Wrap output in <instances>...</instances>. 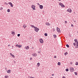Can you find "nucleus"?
<instances>
[{"label": "nucleus", "mask_w": 78, "mask_h": 78, "mask_svg": "<svg viewBox=\"0 0 78 78\" xmlns=\"http://www.w3.org/2000/svg\"><path fill=\"white\" fill-rule=\"evenodd\" d=\"M34 28V31L37 32H38V31L39 30V29L37 27H35Z\"/></svg>", "instance_id": "f257e3e1"}, {"label": "nucleus", "mask_w": 78, "mask_h": 78, "mask_svg": "<svg viewBox=\"0 0 78 78\" xmlns=\"http://www.w3.org/2000/svg\"><path fill=\"white\" fill-rule=\"evenodd\" d=\"M59 5L60 6H61V7L62 8H64L65 7V5L63 4L62 3H61V2L59 3Z\"/></svg>", "instance_id": "f03ea898"}, {"label": "nucleus", "mask_w": 78, "mask_h": 78, "mask_svg": "<svg viewBox=\"0 0 78 78\" xmlns=\"http://www.w3.org/2000/svg\"><path fill=\"white\" fill-rule=\"evenodd\" d=\"M69 70L71 72H73V71H74V69L73 68L70 67L69 69Z\"/></svg>", "instance_id": "7ed1b4c3"}, {"label": "nucleus", "mask_w": 78, "mask_h": 78, "mask_svg": "<svg viewBox=\"0 0 78 78\" xmlns=\"http://www.w3.org/2000/svg\"><path fill=\"white\" fill-rule=\"evenodd\" d=\"M39 41L40 43H41V44H43L44 43V41L42 39H40Z\"/></svg>", "instance_id": "20e7f679"}, {"label": "nucleus", "mask_w": 78, "mask_h": 78, "mask_svg": "<svg viewBox=\"0 0 78 78\" xmlns=\"http://www.w3.org/2000/svg\"><path fill=\"white\" fill-rule=\"evenodd\" d=\"M31 7L32 9H33V10H35V8L36 7V6L35 5H32L31 6Z\"/></svg>", "instance_id": "39448f33"}, {"label": "nucleus", "mask_w": 78, "mask_h": 78, "mask_svg": "<svg viewBox=\"0 0 78 78\" xmlns=\"http://www.w3.org/2000/svg\"><path fill=\"white\" fill-rule=\"evenodd\" d=\"M67 11H68V12H69L70 13H71V12H72V9H71L70 8L69 9L67 10Z\"/></svg>", "instance_id": "423d86ee"}, {"label": "nucleus", "mask_w": 78, "mask_h": 78, "mask_svg": "<svg viewBox=\"0 0 78 78\" xmlns=\"http://www.w3.org/2000/svg\"><path fill=\"white\" fill-rule=\"evenodd\" d=\"M16 47H19V48H21V47H22V45L19 44H16Z\"/></svg>", "instance_id": "0eeeda50"}, {"label": "nucleus", "mask_w": 78, "mask_h": 78, "mask_svg": "<svg viewBox=\"0 0 78 78\" xmlns=\"http://www.w3.org/2000/svg\"><path fill=\"white\" fill-rule=\"evenodd\" d=\"M57 30L58 33H59V32H61V30H60V29L58 28V27H57Z\"/></svg>", "instance_id": "6e6552de"}, {"label": "nucleus", "mask_w": 78, "mask_h": 78, "mask_svg": "<svg viewBox=\"0 0 78 78\" xmlns=\"http://www.w3.org/2000/svg\"><path fill=\"white\" fill-rule=\"evenodd\" d=\"M39 6L40 9H43V5H40Z\"/></svg>", "instance_id": "1a4fd4ad"}, {"label": "nucleus", "mask_w": 78, "mask_h": 78, "mask_svg": "<svg viewBox=\"0 0 78 78\" xmlns=\"http://www.w3.org/2000/svg\"><path fill=\"white\" fill-rule=\"evenodd\" d=\"M10 55H11V56H12V57L13 58H15V56H14V55H12V53H10Z\"/></svg>", "instance_id": "9d476101"}, {"label": "nucleus", "mask_w": 78, "mask_h": 78, "mask_svg": "<svg viewBox=\"0 0 78 78\" xmlns=\"http://www.w3.org/2000/svg\"><path fill=\"white\" fill-rule=\"evenodd\" d=\"M45 24L46 25H48V26H50V24L49 23H46Z\"/></svg>", "instance_id": "9b49d317"}, {"label": "nucleus", "mask_w": 78, "mask_h": 78, "mask_svg": "<svg viewBox=\"0 0 78 78\" xmlns=\"http://www.w3.org/2000/svg\"><path fill=\"white\" fill-rule=\"evenodd\" d=\"M25 49H26V50H28V49H29L30 48H29V46H27V47H25Z\"/></svg>", "instance_id": "f8f14e48"}, {"label": "nucleus", "mask_w": 78, "mask_h": 78, "mask_svg": "<svg viewBox=\"0 0 78 78\" xmlns=\"http://www.w3.org/2000/svg\"><path fill=\"white\" fill-rule=\"evenodd\" d=\"M32 56H36L37 54H36V53H34L32 54Z\"/></svg>", "instance_id": "ddd939ff"}, {"label": "nucleus", "mask_w": 78, "mask_h": 78, "mask_svg": "<svg viewBox=\"0 0 78 78\" xmlns=\"http://www.w3.org/2000/svg\"><path fill=\"white\" fill-rule=\"evenodd\" d=\"M7 72L8 73H11V70H9L8 71H7Z\"/></svg>", "instance_id": "4468645a"}, {"label": "nucleus", "mask_w": 78, "mask_h": 78, "mask_svg": "<svg viewBox=\"0 0 78 78\" xmlns=\"http://www.w3.org/2000/svg\"><path fill=\"white\" fill-rule=\"evenodd\" d=\"M74 41L75 43H76V42H78V40H77L76 39H74Z\"/></svg>", "instance_id": "2eb2a0df"}, {"label": "nucleus", "mask_w": 78, "mask_h": 78, "mask_svg": "<svg viewBox=\"0 0 78 78\" xmlns=\"http://www.w3.org/2000/svg\"><path fill=\"white\" fill-rule=\"evenodd\" d=\"M30 26L32 28H35V27H36L33 25H31Z\"/></svg>", "instance_id": "dca6fc26"}, {"label": "nucleus", "mask_w": 78, "mask_h": 78, "mask_svg": "<svg viewBox=\"0 0 78 78\" xmlns=\"http://www.w3.org/2000/svg\"><path fill=\"white\" fill-rule=\"evenodd\" d=\"M53 36H54V38H56V36L55 34H54L53 35Z\"/></svg>", "instance_id": "f3484780"}, {"label": "nucleus", "mask_w": 78, "mask_h": 78, "mask_svg": "<svg viewBox=\"0 0 78 78\" xmlns=\"http://www.w3.org/2000/svg\"><path fill=\"white\" fill-rule=\"evenodd\" d=\"M44 36H48V34L47 33H45L44 34Z\"/></svg>", "instance_id": "a211bd4d"}, {"label": "nucleus", "mask_w": 78, "mask_h": 78, "mask_svg": "<svg viewBox=\"0 0 78 78\" xmlns=\"http://www.w3.org/2000/svg\"><path fill=\"white\" fill-rule=\"evenodd\" d=\"M68 54V53L67 52H66V53H64V55L65 56H66Z\"/></svg>", "instance_id": "6ab92c4d"}, {"label": "nucleus", "mask_w": 78, "mask_h": 78, "mask_svg": "<svg viewBox=\"0 0 78 78\" xmlns=\"http://www.w3.org/2000/svg\"><path fill=\"white\" fill-rule=\"evenodd\" d=\"M58 66H60L61 65V63L60 62H58Z\"/></svg>", "instance_id": "aec40b11"}, {"label": "nucleus", "mask_w": 78, "mask_h": 78, "mask_svg": "<svg viewBox=\"0 0 78 78\" xmlns=\"http://www.w3.org/2000/svg\"><path fill=\"white\" fill-rule=\"evenodd\" d=\"M37 65H38V67H39L40 66V63H37Z\"/></svg>", "instance_id": "412c9836"}, {"label": "nucleus", "mask_w": 78, "mask_h": 78, "mask_svg": "<svg viewBox=\"0 0 78 78\" xmlns=\"http://www.w3.org/2000/svg\"><path fill=\"white\" fill-rule=\"evenodd\" d=\"M3 7H0V10H3Z\"/></svg>", "instance_id": "4be33fe9"}, {"label": "nucleus", "mask_w": 78, "mask_h": 78, "mask_svg": "<svg viewBox=\"0 0 78 78\" xmlns=\"http://www.w3.org/2000/svg\"><path fill=\"white\" fill-rule=\"evenodd\" d=\"M7 12H10V9H8L7 10Z\"/></svg>", "instance_id": "5701e85b"}, {"label": "nucleus", "mask_w": 78, "mask_h": 78, "mask_svg": "<svg viewBox=\"0 0 78 78\" xmlns=\"http://www.w3.org/2000/svg\"><path fill=\"white\" fill-rule=\"evenodd\" d=\"M12 34H13L14 35H15V32H12Z\"/></svg>", "instance_id": "b1692460"}, {"label": "nucleus", "mask_w": 78, "mask_h": 78, "mask_svg": "<svg viewBox=\"0 0 78 78\" xmlns=\"http://www.w3.org/2000/svg\"><path fill=\"white\" fill-rule=\"evenodd\" d=\"M5 78H8V77H9V76H5Z\"/></svg>", "instance_id": "393cba45"}, {"label": "nucleus", "mask_w": 78, "mask_h": 78, "mask_svg": "<svg viewBox=\"0 0 78 78\" xmlns=\"http://www.w3.org/2000/svg\"><path fill=\"white\" fill-rule=\"evenodd\" d=\"M75 65H76V66H78V62H76Z\"/></svg>", "instance_id": "a878e982"}, {"label": "nucleus", "mask_w": 78, "mask_h": 78, "mask_svg": "<svg viewBox=\"0 0 78 78\" xmlns=\"http://www.w3.org/2000/svg\"><path fill=\"white\" fill-rule=\"evenodd\" d=\"M25 25H24L23 26V27H24V28L25 29V28H26V26H25Z\"/></svg>", "instance_id": "bb28decb"}, {"label": "nucleus", "mask_w": 78, "mask_h": 78, "mask_svg": "<svg viewBox=\"0 0 78 78\" xmlns=\"http://www.w3.org/2000/svg\"><path fill=\"white\" fill-rule=\"evenodd\" d=\"M66 72H68V71H69V69H66Z\"/></svg>", "instance_id": "cd10ccee"}, {"label": "nucleus", "mask_w": 78, "mask_h": 78, "mask_svg": "<svg viewBox=\"0 0 78 78\" xmlns=\"http://www.w3.org/2000/svg\"><path fill=\"white\" fill-rule=\"evenodd\" d=\"M66 46L68 48H69V45L68 44H66Z\"/></svg>", "instance_id": "c85d7f7f"}, {"label": "nucleus", "mask_w": 78, "mask_h": 78, "mask_svg": "<svg viewBox=\"0 0 78 78\" xmlns=\"http://www.w3.org/2000/svg\"><path fill=\"white\" fill-rule=\"evenodd\" d=\"M75 75H77V73L76 72H74Z\"/></svg>", "instance_id": "c756f323"}, {"label": "nucleus", "mask_w": 78, "mask_h": 78, "mask_svg": "<svg viewBox=\"0 0 78 78\" xmlns=\"http://www.w3.org/2000/svg\"><path fill=\"white\" fill-rule=\"evenodd\" d=\"M10 6L11 7H13V5H12V4H11L10 5Z\"/></svg>", "instance_id": "7c9ffc66"}, {"label": "nucleus", "mask_w": 78, "mask_h": 78, "mask_svg": "<svg viewBox=\"0 0 78 78\" xmlns=\"http://www.w3.org/2000/svg\"><path fill=\"white\" fill-rule=\"evenodd\" d=\"M20 36V34H17V36L18 37H19Z\"/></svg>", "instance_id": "2f4dec72"}, {"label": "nucleus", "mask_w": 78, "mask_h": 78, "mask_svg": "<svg viewBox=\"0 0 78 78\" xmlns=\"http://www.w3.org/2000/svg\"><path fill=\"white\" fill-rule=\"evenodd\" d=\"M73 44L74 46H75L76 45V43H73Z\"/></svg>", "instance_id": "473e14b6"}, {"label": "nucleus", "mask_w": 78, "mask_h": 78, "mask_svg": "<svg viewBox=\"0 0 78 78\" xmlns=\"http://www.w3.org/2000/svg\"><path fill=\"white\" fill-rule=\"evenodd\" d=\"M12 4V3L11 2H9V5H11V4Z\"/></svg>", "instance_id": "72a5a7b5"}, {"label": "nucleus", "mask_w": 78, "mask_h": 78, "mask_svg": "<svg viewBox=\"0 0 78 78\" xmlns=\"http://www.w3.org/2000/svg\"><path fill=\"white\" fill-rule=\"evenodd\" d=\"M65 24H66V23H67V21H65Z\"/></svg>", "instance_id": "f704fd0d"}, {"label": "nucleus", "mask_w": 78, "mask_h": 78, "mask_svg": "<svg viewBox=\"0 0 78 78\" xmlns=\"http://www.w3.org/2000/svg\"><path fill=\"white\" fill-rule=\"evenodd\" d=\"M76 48H78V45H76Z\"/></svg>", "instance_id": "c9c22d12"}, {"label": "nucleus", "mask_w": 78, "mask_h": 78, "mask_svg": "<svg viewBox=\"0 0 78 78\" xmlns=\"http://www.w3.org/2000/svg\"><path fill=\"white\" fill-rule=\"evenodd\" d=\"M76 48H78V45H76Z\"/></svg>", "instance_id": "e433bc0d"}, {"label": "nucleus", "mask_w": 78, "mask_h": 78, "mask_svg": "<svg viewBox=\"0 0 78 78\" xmlns=\"http://www.w3.org/2000/svg\"><path fill=\"white\" fill-rule=\"evenodd\" d=\"M54 58H56V56H55L54 57Z\"/></svg>", "instance_id": "4c0bfd02"}, {"label": "nucleus", "mask_w": 78, "mask_h": 78, "mask_svg": "<svg viewBox=\"0 0 78 78\" xmlns=\"http://www.w3.org/2000/svg\"><path fill=\"white\" fill-rule=\"evenodd\" d=\"M76 45H78V41L76 42Z\"/></svg>", "instance_id": "58836bf2"}, {"label": "nucleus", "mask_w": 78, "mask_h": 78, "mask_svg": "<svg viewBox=\"0 0 78 78\" xmlns=\"http://www.w3.org/2000/svg\"><path fill=\"white\" fill-rule=\"evenodd\" d=\"M38 53H41V51H38Z\"/></svg>", "instance_id": "ea45409f"}, {"label": "nucleus", "mask_w": 78, "mask_h": 78, "mask_svg": "<svg viewBox=\"0 0 78 78\" xmlns=\"http://www.w3.org/2000/svg\"><path fill=\"white\" fill-rule=\"evenodd\" d=\"M71 27H73V25L72 24V25H71Z\"/></svg>", "instance_id": "a19ab883"}, {"label": "nucleus", "mask_w": 78, "mask_h": 78, "mask_svg": "<svg viewBox=\"0 0 78 78\" xmlns=\"http://www.w3.org/2000/svg\"><path fill=\"white\" fill-rule=\"evenodd\" d=\"M62 78H66V77L64 76H63Z\"/></svg>", "instance_id": "79ce46f5"}, {"label": "nucleus", "mask_w": 78, "mask_h": 78, "mask_svg": "<svg viewBox=\"0 0 78 78\" xmlns=\"http://www.w3.org/2000/svg\"><path fill=\"white\" fill-rule=\"evenodd\" d=\"M30 60H32V58H30Z\"/></svg>", "instance_id": "37998d69"}, {"label": "nucleus", "mask_w": 78, "mask_h": 78, "mask_svg": "<svg viewBox=\"0 0 78 78\" xmlns=\"http://www.w3.org/2000/svg\"><path fill=\"white\" fill-rule=\"evenodd\" d=\"M37 5H40V4H39V3H37Z\"/></svg>", "instance_id": "c03bdc74"}, {"label": "nucleus", "mask_w": 78, "mask_h": 78, "mask_svg": "<svg viewBox=\"0 0 78 78\" xmlns=\"http://www.w3.org/2000/svg\"><path fill=\"white\" fill-rule=\"evenodd\" d=\"M54 75L53 74L52 75V76H54Z\"/></svg>", "instance_id": "a18cd8bd"}, {"label": "nucleus", "mask_w": 78, "mask_h": 78, "mask_svg": "<svg viewBox=\"0 0 78 78\" xmlns=\"http://www.w3.org/2000/svg\"><path fill=\"white\" fill-rule=\"evenodd\" d=\"M8 46V47H9V46H10V45L9 44Z\"/></svg>", "instance_id": "49530a36"}, {"label": "nucleus", "mask_w": 78, "mask_h": 78, "mask_svg": "<svg viewBox=\"0 0 78 78\" xmlns=\"http://www.w3.org/2000/svg\"><path fill=\"white\" fill-rule=\"evenodd\" d=\"M29 78H32V77H31L29 76Z\"/></svg>", "instance_id": "de8ad7c7"}, {"label": "nucleus", "mask_w": 78, "mask_h": 78, "mask_svg": "<svg viewBox=\"0 0 78 78\" xmlns=\"http://www.w3.org/2000/svg\"><path fill=\"white\" fill-rule=\"evenodd\" d=\"M54 31H55V29H53Z\"/></svg>", "instance_id": "09e8293b"}, {"label": "nucleus", "mask_w": 78, "mask_h": 78, "mask_svg": "<svg viewBox=\"0 0 78 78\" xmlns=\"http://www.w3.org/2000/svg\"><path fill=\"white\" fill-rule=\"evenodd\" d=\"M32 78H34V77H32Z\"/></svg>", "instance_id": "8fccbe9b"}, {"label": "nucleus", "mask_w": 78, "mask_h": 78, "mask_svg": "<svg viewBox=\"0 0 78 78\" xmlns=\"http://www.w3.org/2000/svg\"><path fill=\"white\" fill-rule=\"evenodd\" d=\"M50 78H53V77H51H51H50Z\"/></svg>", "instance_id": "3c124183"}, {"label": "nucleus", "mask_w": 78, "mask_h": 78, "mask_svg": "<svg viewBox=\"0 0 78 78\" xmlns=\"http://www.w3.org/2000/svg\"><path fill=\"white\" fill-rule=\"evenodd\" d=\"M58 1H61V0H58Z\"/></svg>", "instance_id": "603ef678"}]
</instances>
